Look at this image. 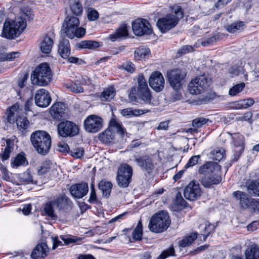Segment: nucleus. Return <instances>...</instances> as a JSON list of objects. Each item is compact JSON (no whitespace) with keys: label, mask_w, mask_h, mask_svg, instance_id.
I'll use <instances>...</instances> for the list:
<instances>
[{"label":"nucleus","mask_w":259,"mask_h":259,"mask_svg":"<svg viewBox=\"0 0 259 259\" xmlns=\"http://www.w3.org/2000/svg\"><path fill=\"white\" fill-rule=\"evenodd\" d=\"M48 251L49 248L47 243L42 242L35 246L31 252V256L33 259H44Z\"/></svg>","instance_id":"23"},{"label":"nucleus","mask_w":259,"mask_h":259,"mask_svg":"<svg viewBox=\"0 0 259 259\" xmlns=\"http://www.w3.org/2000/svg\"><path fill=\"white\" fill-rule=\"evenodd\" d=\"M70 9L72 13L77 16L81 15L83 11L82 5L78 0L71 2Z\"/></svg>","instance_id":"36"},{"label":"nucleus","mask_w":259,"mask_h":259,"mask_svg":"<svg viewBox=\"0 0 259 259\" xmlns=\"http://www.w3.org/2000/svg\"><path fill=\"white\" fill-rule=\"evenodd\" d=\"M115 96V89L113 87L106 89L101 93L100 97L102 101H109Z\"/></svg>","instance_id":"34"},{"label":"nucleus","mask_w":259,"mask_h":259,"mask_svg":"<svg viewBox=\"0 0 259 259\" xmlns=\"http://www.w3.org/2000/svg\"><path fill=\"white\" fill-rule=\"evenodd\" d=\"M252 116V115L251 112H247L245 113L243 116L237 117L236 119L237 120L247 121H249V123H251L252 120H251V118Z\"/></svg>","instance_id":"60"},{"label":"nucleus","mask_w":259,"mask_h":259,"mask_svg":"<svg viewBox=\"0 0 259 259\" xmlns=\"http://www.w3.org/2000/svg\"><path fill=\"white\" fill-rule=\"evenodd\" d=\"M259 78V67L256 68L254 70L251 72L250 76V81H253Z\"/></svg>","instance_id":"64"},{"label":"nucleus","mask_w":259,"mask_h":259,"mask_svg":"<svg viewBox=\"0 0 259 259\" xmlns=\"http://www.w3.org/2000/svg\"><path fill=\"white\" fill-rule=\"evenodd\" d=\"M175 255V249L173 246L163 250L158 257V259H164L169 256Z\"/></svg>","instance_id":"51"},{"label":"nucleus","mask_w":259,"mask_h":259,"mask_svg":"<svg viewBox=\"0 0 259 259\" xmlns=\"http://www.w3.org/2000/svg\"><path fill=\"white\" fill-rule=\"evenodd\" d=\"M51 167V163L49 161H46L43 162L38 170V174L39 175H44L46 174Z\"/></svg>","instance_id":"52"},{"label":"nucleus","mask_w":259,"mask_h":259,"mask_svg":"<svg viewBox=\"0 0 259 259\" xmlns=\"http://www.w3.org/2000/svg\"><path fill=\"white\" fill-rule=\"evenodd\" d=\"M54 41L52 38L48 35L45 36L39 45L41 52L46 54H49L52 50Z\"/></svg>","instance_id":"27"},{"label":"nucleus","mask_w":259,"mask_h":259,"mask_svg":"<svg viewBox=\"0 0 259 259\" xmlns=\"http://www.w3.org/2000/svg\"><path fill=\"white\" fill-rule=\"evenodd\" d=\"M245 87V84L243 82L235 84L229 90V95L231 96H235L240 93Z\"/></svg>","instance_id":"45"},{"label":"nucleus","mask_w":259,"mask_h":259,"mask_svg":"<svg viewBox=\"0 0 259 259\" xmlns=\"http://www.w3.org/2000/svg\"><path fill=\"white\" fill-rule=\"evenodd\" d=\"M19 179L22 182L26 183H33L32 177L31 175L30 171L27 170V171L19 174Z\"/></svg>","instance_id":"48"},{"label":"nucleus","mask_w":259,"mask_h":259,"mask_svg":"<svg viewBox=\"0 0 259 259\" xmlns=\"http://www.w3.org/2000/svg\"><path fill=\"white\" fill-rule=\"evenodd\" d=\"M186 73L184 70L176 68L167 72V76L170 86L175 91L181 89Z\"/></svg>","instance_id":"9"},{"label":"nucleus","mask_w":259,"mask_h":259,"mask_svg":"<svg viewBox=\"0 0 259 259\" xmlns=\"http://www.w3.org/2000/svg\"><path fill=\"white\" fill-rule=\"evenodd\" d=\"M134 160L141 168L148 174L151 173L154 168V164L151 158L148 155L134 156Z\"/></svg>","instance_id":"17"},{"label":"nucleus","mask_w":259,"mask_h":259,"mask_svg":"<svg viewBox=\"0 0 259 259\" xmlns=\"http://www.w3.org/2000/svg\"><path fill=\"white\" fill-rule=\"evenodd\" d=\"M211 82L208 74H203L192 79L188 85L189 92L192 95L201 94L206 90Z\"/></svg>","instance_id":"7"},{"label":"nucleus","mask_w":259,"mask_h":259,"mask_svg":"<svg viewBox=\"0 0 259 259\" xmlns=\"http://www.w3.org/2000/svg\"><path fill=\"white\" fill-rule=\"evenodd\" d=\"M220 166L215 162L209 161L201 165L199 169V173L205 176L212 174L220 173Z\"/></svg>","instance_id":"22"},{"label":"nucleus","mask_w":259,"mask_h":259,"mask_svg":"<svg viewBox=\"0 0 259 259\" xmlns=\"http://www.w3.org/2000/svg\"><path fill=\"white\" fill-rule=\"evenodd\" d=\"M60 238L62 240H63L64 242V244L68 245L71 243L76 242L78 240H80V238H75L74 236H61Z\"/></svg>","instance_id":"55"},{"label":"nucleus","mask_w":259,"mask_h":259,"mask_svg":"<svg viewBox=\"0 0 259 259\" xmlns=\"http://www.w3.org/2000/svg\"><path fill=\"white\" fill-rule=\"evenodd\" d=\"M164 83L163 76L159 71L153 72L149 77V85L156 92H159L164 89Z\"/></svg>","instance_id":"16"},{"label":"nucleus","mask_w":259,"mask_h":259,"mask_svg":"<svg viewBox=\"0 0 259 259\" xmlns=\"http://www.w3.org/2000/svg\"><path fill=\"white\" fill-rule=\"evenodd\" d=\"M69 153L72 156L76 158H80L84 154V150L81 147H76L71 149L69 151Z\"/></svg>","instance_id":"49"},{"label":"nucleus","mask_w":259,"mask_h":259,"mask_svg":"<svg viewBox=\"0 0 259 259\" xmlns=\"http://www.w3.org/2000/svg\"><path fill=\"white\" fill-rule=\"evenodd\" d=\"M128 36V30L127 27L124 25L119 28L113 34L109 36V38L112 41H115L122 38H126Z\"/></svg>","instance_id":"28"},{"label":"nucleus","mask_w":259,"mask_h":259,"mask_svg":"<svg viewBox=\"0 0 259 259\" xmlns=\"http://www.w3.org/2000/svg\"><path fill=\"white\" fill-rule=\"evenodd\" d=\"M99 189L102 192L103 196L108 197L110 195L112 184L110 182L102 180L98 184Z\"/></svg>","instance_id":"32"},{"label":"nucleus","mask_w":259,"mask_h":259,"mask_svg":"<svg viewBox=\"0 0 259 259\" xmlns=\"http://www.w3.org/2000/svg\"><path fill=\"white\" fill-rule=\"evenodd\" d=\"M16 112V107L15 106H12L8 110L6 115V120L7 122L11 124L14 123L15 120V112Z\"/></svg>","instance_id":"46"},{"label":"nucleus","mask_w":259,"mask_h":259,"mask_svg":"<svg viewBox=\"0 0 259 259\" xmlns=\"http://www.w3.org/2000/svg\"><path fill=\"white\" fill-rule=\"evenodd\" d=\"M77 47L81 49H94L99 47L98 41L93 40H83L77 44Z\"/></svg>","instance_id":"37"},{"label":"nucleus","mask_w":259,"mask_h":259,"mask_svg":"<svg viewBox=\"0 0 259 259\" xmlns=\"http://www.w3.org/2000/svg\"><path fill=\"white\" fill-rule=\"evenodd\" d=\"M244 23L242 22H235L226 27L227 30L230 33H235L243 29Z\"/></svg>","instance_id":"43"},{"label":"nucleus","mask_w":259,"mask_h":259,"mask_svg":"<svg viewBox=\"0 0 259 259\" xmlns=\"http://www.w3.org/2000/svg\"><path fill=\"white\" fill-rule=\"evenodd\" d=\"M53 201L55 207L60 212H68L71 210L72 202L65 195H62Z\"/></svg>","instance_id":"20"},{"label":"nucleus","mask_w":259,"mask_h":259,"mask_svg":"<svg viewBox=\"0 0 259 259\" xmlns=\"http://www.w3.org/2000/svg\"><path fill=\"white\" fill-rule=\"evenodd\" d=\"M115 138V133L109 127L99 135V140L105 144L111 143Z\"/></svg>","instance_id":"29"},{"label":"nucleus","mask_w":259,"mask_h":259,"mask_svg":"<svg viewBox=\"0 0 259 259\" xmlns=\"http://www.w3.org/2000/svg\"><path fill=\"white\" fill-rule=\"evenodd\" d=\"M233 195L242 208H250L254 211H259V200L250 198L245 192L240 191L234 192Z\"/></svg>","instance_id":"8"},{"label":"nucleus","mask_w":259,"mask_h":259,"mask_svg":"<svg viewBox=\"0 0 259 259\" xmlns=\"http://www.w3.org/2000/svg\"><path fill=\"white\" fill-rule=\"evenodd\" d=\"M197 233H192L190 235L186 236L179 243V245L181 247H185L191 244L197 238Z\"/></svg>","instance_id":"40"},{"label":"nucleus","mask_w":259,"mask_h":259,"mask_svg":"<svg viewBox=\"0 0 259 259\" xmlns=\"http://www.w3.org/2000/svg\"><path fill=\"white\" fill-rule=\"evenodd\" d=\"M170 222L168 213L164 211H161L155 213L150 218L148 228L151 232L154 233H162L169 227Z\"/></svg>","instance_id":"4"},{"label":"nucleus","mask_w":259,"mask_h":259,"mask_svg":"<svg viewBox=\"0 0 259 259\" xmlns=\"http://www.w3.org/2000/svg\"><path fill=\"white\" fill-rule=\"evenodd\" d=\"M11 164L13 168H17L21 165H27L28 162L24 156V153L18 154L13 160H12Z\"/></svg>","instance_id":"33"},{"label":"nucleus","mask_w":259,"mask_h":259,"mask_svg":"<svg viewBox=\"0 0 259 259\" xmlns=\"http://www.w3.org/2000/svg\"><path fill=\"white\" fill-rule=\"evenodd\" d=\"M58 53L63 59H67L70 54L69 41L67 39L62 38L58 45Z\"/></svg>","instance_id":"24"},{"label":"nucleus","mask_w":259,"mask_h":259,"mask_svg":"<svg viewBox=\"0 0 259 259\" xmlns=\"http://www.w3.org/2000/svg\"><path fill=\"white\" fill-rule=\"evenodd\" d=\"M32 145L38 153L45 155L48 153L51 146L50 135L44 131H36L30 136Z\"/></svg>","instance_id":"2"},{"label":"nucleus","mask_w":259,"mask_h":259,"mask_svg":"<svg viewBox=\"0 0 259 259\" xmlns=\"http://www.w3.org/2000/svg\"><path fill=\"white\" fill-rule=\"evenodd\" d=\"M132 28L134 34L138 36L149 35L152 33L151 25L145 19H137L133 23Z\"/></svg>","instance_id":"14"},{"label":"nucleus","mask_w":259,"mask_h":259,"mask_svg":"<svg viewBox=\"0 0 259 259\" xmlns=\"http://www.w3.org/2000/svg\"><path fill=\"white\" fill-rule=\"evenodd\" d=\"M227 134L232 137L235 146L233 159L232 160L236 161L238 160L244 150V142L243 136L239 133H234L232 134L227 133Z\"/></svg>","instance_id":"15"},{"label":"nucleus","mask_w":259,"mask_h":259,"mask_svg":"<svg viewBox=\"0 0 259 259\" xmlns=\"http://www.w3.org/2000/svg\"><path fill=\"white\" fill-rule=\"evenodd\" d=\"M137 81L139 84L138 89H143L148 88L146 80L143 74H140L138 75Z\"/></svg>","instance_id":"56"},{"label":"nucleus","mask_w":259,"mask_h":259,"mask_svg":"<svg viewBox=\"0 0 259 259\" xmlns=\"http://www.w3.org/2000/svg\"><path fill=\"white\" fill-rule=\"evenodd\" d=\"M175 201L177 205H180L181 206H184L186 204V202L182 198L181 193L180 192H178L176 194Z\"/></svg>","instance_id":"63"},{"label":"nucleus","mask_w":259,"mask_h":259,"mask_svg":"<svg viewBox=\"0 0 259 259\" xmlns=\"http://www.w3.org/2000/svg\"><path fill=\"white\" fill-rule=\"evenodd\" d=\"M122 68L130 73H133L135 70V65L131 61L126 62L122 64Z\"/></svg>","instance_id":"57"},{"label":"nucleus","mask_w":259,"mask_h":259,"mask_svg":"<svg viewBox=\"0 0 259 259\" xmlns=\"http://www.w3.org/2000/svg\"><path fill=\"white\" fill-rule=\"evenodd\" d=\"M103 122V119L100 116L90 115L84 121V128L88 133H95L102 128Z\"/></svg>","instance_id":"12"},{"label":"nucleus","mask_w":259,"mask_h":259,"mask_svg":"<svg viewBox=\"0 0 259 259\" xmlns=\"http://www.w3.org/2000/svg\"><path fill=\"white\" fill-rule=\"evenodd\" d=\"M52 76V72L49 64L43 63L33 71L31 75V80L33 84L45 86L51 81Z\"/></svg>","instance_id":"5"},{"label":"nucleus","mask_w":259,"mask_h":259,"mask_svg":"<svg viewBox=\"0 0 259 259\" xmlns=\"http://www.w3.org/2000/svg\"><path fill=\"white\" fill-rule=\"evenodd\" d=\"M51 101V98L48 91L41 89L36 91L35 95V103L40 107L45 108L48 106Z\"/></svg>","instance_id":"18"},{"label":"nucleus","mask_w":259,"mask_h":259,"mask_svg":"<svg viewBox=\"0 0 259 259\" xmlns=\"http://www.w3.org/2000/svg\"><path fill=\"white\" fill-rule=\"evenodd\" d=\"M183 17V11L182 8L179 6L174 5L171 8L170 13L158 20L157 26L161 32L165 33L174 28Z\"/></svg>","instance_id":"1"},{"label":"nucleus","mask_w":259,"mask_h":259,"mask_svg":"<svg viewBox=\"0 0 259 259\" xmlns=\"http://www.w3.org/2000/svg\"><path fill=\"white\" fill-rule=\"evenodd\" d=\"M201 189L198 182L192 181L184 190V196L188 200L193 201L200 197Z\"/></svg>","instance_id":"13"},{"label":"nucleus","mask_w":259,"mask_h":259,"mask_svg":"<svg viewBox=\"0 0 259 259\" xmlns=\"http://www.w3.org/2000/svg\"><path fill=\"white\" fill-rule=\"evenodd\" d=\"M54 207H55V205L54 204L53 201H51L46 204L44 210L48 217L53 220H56L57 215L54 211Z\"/></svg>","instance_id":"35"},{"label":"nucleus","mask_w":259,"mask_h":259,"mask_svg":"<svg viewBox=\"0 0 259 259\" xmlns=\"http://www.w3.org/2000/svg\"><path fill=\"white\" fill-rule=\"evenodd\" d=\"M87 13L88 18L90 21H95L99 18L98 12L92 8H88Z\"/></svg>","instance_id":"50"},{"label":"nucleus","mask_w":259,"mask_h":259,"mask_svg":"<svg viewBox=\"0 0 259 259\" xmlns=\"http://www.w3.org/2000/svg\"><path fill=\"white\" fill-rule=\"evenodd\" d=\"M109 128L113 132H116L121 136H124V134L126 133L125 128L122 126L121 122L117 119L114 115L110 120Z\"/></svg>","instance_id":"26"},{"label":"nucleus","mask_w":259,"mask_h":259,"mask_svg":"<svg viewBox=\"0 0 259 259\" xmlns=\"http://www.w3.org/2000/svg\"><path fill=\"white\" fill-rule=\"evenodd\" d=\"M229 73L232 75V76H237L242 74L244 78V80L247 81V74L245 72V70L241 67L233 66L229 68Z\"/></svg>","instance_id":"42"},{"label":"nucleus","mask_w":259,"mask_h":259,"mask_svg":"<svg viewBox=\"0 0 259 259\" xmlns=\"http://www.w3.org/2000/svg\"><path fill=\"white\" fill-rule=\"evenodd\" d=\"M247 191L254 196H259V180L251 182L247 186Z\"/></svg>","instance_id":"41"},{"label":"nucleus","mask_w":259,"mask_h":259,"mask_svg":"<svg viewBox=\"0 0 259 259\" xmlns=\"http://www.w3.org/2000/svg\"><path fill=\"white\" fill-rule=\"evenodd\" d=\"M65 87L69 90L75 93H81L83 92V88L76 83H66Z\"/></svg>","instance_id":"47"},{"label":"nucleus","mask_w":259,"mask_h":259,"mask_svg":"<svg viewBox=\"0 0 259 259\" xmlns=\"http://www.w3.org/2000/svg\"><path fill=\"white\" fill-rule=\"evenodd\" d=\"M192 51L193 48L191 46H184L178 50V54L181 56L187 53L192 52Z\"/></svg>","instance_id":"62"},{"label":"nucleus","mask_w":259,"mask_h":259,"mask_svg":"<svg viewBox=\"0 0 259 259\" xmlns=\"http://www.w3.org/2000/svg\"><path fill=\"white\" fill-rule=\"evenodd\" d=\"M16 123L19 129L25 130L28 127L29 121L26 117L19 115L16 119Z\"/></svg>","instance_id":"44"},{"label":"nucleus","mask_w":259,"mask_h":259,"mask_svg":"<svg viewBox=\"0 0 259 259\" xmlns=\"http://www.w3.org/2000/svg\"><path fill=\"white\" fill-rule=\"evenodd\" d=\"M88 185L87 183L75 184L70 188L71 195L76 198H81L88 193Z\"/></svg>","instance_id":"21"},{"label":"nucleus","mask_w":259,"mask_h":259,"mask_svg":"<svg viewBox=\"0 0 259 259\" xmlns=\"http://www.w3.org/2000/svg\"><path fill=\"white\" fill-rule=\"evenodd\" d=\"M143 110L139 109H134L132 108H127L122 109L120 113L123 116L131 117L132 116H138L144 113Z\"/></svg>","instance_id":"38"},{"label":"nucleus","mask_w":259,"mask_h":259,"mask_svg":"<svg viewBox=\"0 0 259 259\" xmlns=\"http://www.w3.org/2000/svg\"><path fill=\"white\" fill-rule=\"evenodd\" d=\"M208 121L209 119L205 118H197L193 120L192 125L194 127L199 128L206 124Z\"/></svg>","instance_id":"54"},{"label":"nucleus","mask_w":259,"mask_h":259,"mask_svg":"<svg viewBox=\"0 0 259 259\" xmlns=\"http://www.w3.org/2000/svg\"><path fill=\"white\" fill-rule=\"evenodd\" d=\"M245 259H259V247L251 244L245 252Z\"/></svg>","instance_id":"30"},{"label":"nucleus","mask_w":259,"mask_h":259,"mask_svg":"<svg viewBox=\"0 0 259 259\" xmlns=\"http://www.w3.org/2000/svg\"><path fill=\"white\" fill-rule=\"evenodd\" d=\"M91 193L89 199L88 200V202L90 203H93L97 202V196L95 192V189L94 188V185L92 184L91 187Z\"/></svg>","instance_id":"61"},{"label":"nucleus","mask_w":259,"mask_h":259,"mask_svg":"<svg viewBox=\"0 0 259 259\" xmlns=\"http://www.w3.org/2000/svg\"><path fill=\"white\" fill-rule=\"evenodd\" d=\"M212 158L217 161H220L224 158L225 156V150L224 149L214 150L212 152Z\"/></svg>","instance_id":"53"},{"label":"nucleus","mask_w":259,"mask_h":259,"mask_svg":"<svg viewBox=\"0 0 259 259\" xmlns=\"http://www.w3.org/2000/svg\"><path fill=\"white\" fill-rule=\"evenodd\" d=\"M20 53L18 52H13L6 53L4 56L6 60L12 61L15 59L18 58L20 56Z\"/></svg>","instance_id":"58"},{"label":"nucleus","mask_w":259,"mask_h":259,"mask_svg":"<svg viewBox=\"0 0 259 259\" xmlns=\"http://www.w3.org/2000/svg\"><path fill=\"white\" fill-rule=\"evenodd\" d=\"M221 180L219 173H215L205 176L202 178L201 182L204 187L209 188L212 185L219 184Z\"/></svg>","instance_id":"25"},{"label":"nucleus","mask_w":259,"mask_h":259,"mask_svg":"<svg viewBox=\"0 0 259 259\" xmlns=\"http://www.w3.org/2000/svg\"><path fill=\"white\" fill-rule=\"evenodd\" d=\"M200 157L199 155H195L192 156L188 161V163L185 165L186 168H188L195 165L198 161V159Z\"/></svg>","instance_id":"59"},{"label":"nucleus","mask_w":259,"mask_h":259,"mask_svg":"<svg viewBox=\"0 0 259 259\" xmlns=\"http://www.w3.org/2000/svg\"><path fill=\"white\" fill-rule=\"evenodd\" d=\"M52 117L55 119L60 120L66 117V107L61 102L54 103L50 110Z\"/></svg>","instance_id":"19"},{"label":"nucleus","mask_w":259,"mask_h":259,"mask_svg":"<svg viewBox=\"0 0 259 259\" xmlns=\"http://www.w3.org/2000/svg\"><path fill=\"white\" fill-rule=\"evenodd\" d=\"M137 96L139 99L147 104H150L152 99L150 91L148 88L138 89Z\"/></svg>","instance_id":"31"},{"label":"nucleus","mask_w":259,"mask_h":259,"mask_svg":"<svg viewBox=\"0 0 259 259\" xmlns=\"http://www.w3.org/2000/svg\"><path fill=\"white\" fill-rule=\"evenodd\" d=\"M79 20L74 16H67L64 20L61 31L62 36H67L72 39L75 37H81L85 33V29L79 27Z\"/></svg>","instance_id":"3"},{"label":"nucleus","mask_w":259,"mask_h":259,"mask_svg":"<svg viewBox=\"0 0 259 259\" xmlns=\"http://www.w3.org/2000/svg\"><path fill=\"white\" fill-rule=\"evenodd\" d=\"M150 53L148 48L139 47L135 51L134 56L136 59L140 60L149 56Z\"/></svg>","instance_id":"39"},{"label":"nucleus","mask_w":259,"mask_h":259,"mask_svg":"<svg viewBox=\"0 0 259 259\" xmlns=\"http://www.w3.org/2000/svg\"><path fill=\"white\" fill-rule=\"evenodd\" d=\"M58 133L63 138L72 137L79 133V127L75 123L66 120L61 122L58 125Z\"/></svg>","instance_id":"11"},{"label":"nucleus","mask_w":259,"mask_h":259,"mask_svg":"<svg viewBox=\"0 0 259 259\" xmlns=\"http://www.w3.org/2000/svg\"><path fill=\"white\" fill-rule=\"evenodd\" d=\"M26 22L23 18L18 17L10 22L6 21L3 29L4 37L12 39L19 36L26 27Z\"/></svg>","instance_id":"6"},{"label":"nucleus","mask_w":259,"mask_h":259,"mask_svg":"<svg viewBox=\"0 0 259 259\" xmlns=\"http://www.w3.org/2000/svg\"><path fill=\"white\" fill-rule=\"evenodd\" d=\"M133 169L131 166L123 163L119 167L116 180L119 187L126 188L128 186L132 180Z\"/></svg>","instance_id":"10"}]
</instances>
